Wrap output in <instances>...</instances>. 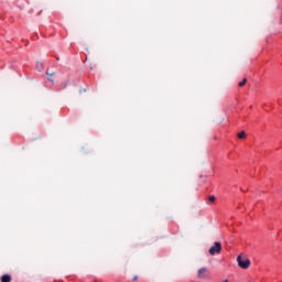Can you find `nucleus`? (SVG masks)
<instances>
[{
  "mask_svg": "<svg viewBox=\"0 0 282 282\" xmlns=\"http://www.w3.org/2000/svg\"><path fill=\"white\" fill-rule=\"evenodd\" d=\"M48 80H50L51 83H54V79H52V78H48Z\"/></svg>",
  "mask_w": 282,
  "mask_h": 282,
  "instance_id": "nucleus-12",
  "label": "nucleus"
},
{
  "mask_svg": "<svg viewBox=\"0 0 282 282\" xmlns=\"http://www.w3.org/2000/svg\"><path fill=\"white\" fill-rule=\"evenodd\" d=\"M237 262L239 268H241L242 270H248V268H250V259H245L241 258V256L237 257Z\"/></svg>",
  "mask_w": 282,
  "mask_h": 282,
  "instance_id": "nucleus-2",
  "label": "nucleus"
},
{
  "mask_svg": "<svg viewBox=\"0 0 282 282\" xmlns=\"http://www.w3.org/2000/svg\"><path fill=\"white\" fill-rule=\"evenodd\" d=\"M208 252L212 257H215V254H221V242H214V246L209 248Z\"/></svg>",
  "mask_w": 282,
  "mask_h": 282,
  "instance_id": "nucleus-1",
  "label": "nucleus"
},
{
  "mask_svg": "<svg viewBox=\"0 0 282 282\" xmlns=\"http://www.w3.org/2000/svg\"><path fill=\"white\" fill-rule=\"evenodd\" d=\"M36 67H37L39 72H41L43 69V63H37Z\"/></svg>",
  "mask_w": 282,
  "mask_h": 282,
  "instance_id": "nucleus-9",
  "label": "nucleus"
},
{
  "mask_svg": "<svg viewBox=\"0 0 282 282\" xmlns=\"http://www.w3.org/2000/svg\"><path fill=\"white\" fill-rule=\"evenodd\" d=\"M137 279H138V275H134L133 279H132V281H135Z\"/></svg>",
  "mask_w": 282,
  "mask_h": 282,
  "instance_id": "nucleus-11",
  "label": "nucleus"
},
{
  "mask_svg": "<svg viewBox=\"0 0 282 282\" xmlns=\"http://www.w3.org/2000/svg\"><path fill=\"white\" fill-rule=\"evenodd\" d=\"M207 202H209L210 204H215V202H217V198L213 195L207 197Z\"/></svg>",
  "mask_w": 282,
  "mask_h": 282,
  "instance_id": "nucleus-6",
  "label": "nucleus"
},
{
  "mask_svg": "<svg viewBox=\"0 0 282 282\" xmlns=\"http://www.w3.org/2000/svg\"><path fill=\"white\" fill-rule=\"evenodd\" d=\"M56 61H61V58L56 57Z\"/></svg>",
  "mask_w": 282,
  "mask_h": 282,
  "instance_id": "nucleus-13",
  "label": "nucleus"
},
{
  "mask_svg": "<svg viewBox=\"0 0 282 282\" xmlns=\"http://www.w3.org/2000/svg\"><path fill=\"white\" fill-rule=\"evenodd\" d=\"M248 83V78H243L241 82L238 83V87H243Z\"/></svg>",
  "mask_w": 282,
  "mask_h": 282,
  "instance_id": "nucleus-7",
  "label": "nucleus"
},
{
  "mask_svg": "<svg viewBox=\"0 0 282 282\" xmlns=\"http://www.w3.org/2000/svg\"><path fill=\"white\" fill-rule=\"evenodd\" d=\"M237 138L239 140H246V131H240L238 134H237Z\"/></svg>",
  "mask_w": 282,
  "mask_h": 282,
  "instance_id": "nucleus-5",
  "label": "nucleus"
},
{
  "mask_svg": "<svg viewBox=\"0 0 282 282\" xmlns=\"http://www.w3.org/2000/svg\"><path fill=\"white\" fill-rule=\"evenodd\" d=\"M0 281L1 282H12V276L10 274H3L1 278H0Z\"/></svg>",
  "mask_w": 282,
  "mask_h": 282,
  "instance_id": "nucleus-4",
  "label": "nucleus"
},
{
  "mask_svg": "<svg viewBox=\"0 0 282 282\" xmlns=\"http://www.w3.org/2000/svg\"><path fill=\"white\" fill-rule=\"evenodd\" d=\"M197 279H210V271L203 267L198 270Z\"/></svg>",
  "mask_w": 282,
  "mask_h": 282,
  "instance_id": "nucleus-3",
  "label": "nucleus"
},
{
  "mask_svg": "<svg viewBox=\"0 0 282 282\" xmlns=\"http://www.w3.org/2000/svg\"><path fill=\"white\" fill-rule=\"evenodd\" d=\"M223 282H229L228 280H225V281H223Z\"/></svg>",
  "mask_w": 282,
  "mask_h": 282,
  "instance_id": "nucleus-14",
  "label": "nucleus"
},
{
  "mask_svg": "<svg viewBox=\"0 0 282 282\" xmlns=\"http://www.w3.org/2000/svg\"><path fill=\"white\" fill-rule=\"evenodd\" d=\"M67 85H69V80H66V82L62 83L61 88L66 89Z\"/></svg>",
  "mask_w": 282,
  "mask_h": 282,
  "instance_id": "nucleus-8",
  "label": "nucleus"
},
{
  "mask_svg": "<svg viewBox=\"0 0 282 282\" xmlns=\"http://www.w3.org/2000/svg\"><path fill=\"white\" fill-rule=\"evenodd\" d=\"M46 76H54V72H50V69L46 70Z\"/></svg>",
  "mask_w": 282,
  "mask_h": 282,
  "instance_id": "nucleus-10",
  "label": "nucleus"
}]
</instances>
